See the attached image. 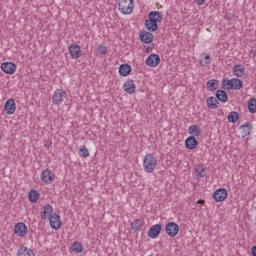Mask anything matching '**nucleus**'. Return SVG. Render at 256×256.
Listing matches in <instances>:
<instances>
[{
    "label": "nucleus",
    "instance_id": "obj_1",
    "mask_svg": "<svg viewBox=\"0 0 256 256\" xmlns=\"http://www.w3.org/2000/svg\"><path fill=\"white\" fill-rule=\"evenodd\" d=\"M143 167L146 173H153V171H155L157 168V157H155V154L148 153L145 155L143 159Z\"/></svg>",
    "mask_w": 256,
    "mask_h": 256
},
{
    "label": "nucleus",
    "instance_id": "obj_2",
    "mask_svg": "<svg viewBox=\"0 0 256 256\" xmlns=\"http://www.w3.org/2000/svg\"><path fill=\"white\" fill-rule=\"evenodd\" d=\"M134 7L133 0H119L118 2V9L122 15H131Z\"/></svg>",
    "mask_w": 256,
    "mask_h": 256
},
{
    "label": "nucleus",
    "instance_id": "obj_3",
    "mask_svg": "<svg viewBox=\"0 0 256 256\" xmlns=\"http://www.w3.org/2000/svg\"><path fill=\"white\" fill-rule=\"evenodd\" d=\"M165 231L168 237H177V235H179V224L175 222H168L165 226Z\"/></svg>",
    "mask_w": 256,
    "mask_h": 256
},
{
    "label": "nucleus",
    "instance_id": "obj_4",
    "mask_svg": "<svg viewBox=\"0 0 256 256\" xmlns=\"http://www.w3.org/2000/svg\"><path fill=\"white\" fill-rule=\"evenodd\" d=\"M41 181L45 183V185H51V183L55 181V173L49 169L43 170L41 173Z\"/></svg>",
    "mask_w": 256,
    "mask_h": 256
},
{
    "label": "nucleus",
    "instance_id": "obj_5",
    "mask_svg": "<svg viewBox=\"0 0 256 256\" xmlns=\"http://www.w3.org/2000/svg\"><path fill=\"white\" fill-rule=\"evenodd\" d=\"M228 195L229 193L227 192V189L219 188L214 191L213 199L216 201V203H223V201L227 199Z\"/></svg>",
    "mask_w": 256,
    "mask_h": 256
},
{
    "label": "nucleus",
    "instance_id": "obj_6",
    "mask_svg": "<svg viewBox=\"0 0 256 256\" xmlns=\"http://www.w3.org/2000/svg\"><path fill=\"white\" fill-rule=\"evenodd\" d=\"M1 70L6 75H13L17 71V65L13 62H3L1 64Z\"/></svg>",
    "mask_w": 256,
    "mask_h": 256
},
{
    "label": "nucleus",
    "instance_id": "obj_7",
    "mask_svg": "<svg viewBox=\"0 0 256 256\" xmlns=\"http://www.w3.org/2000/svg\"><path fill=\"white\" fill-rule=\"evenodd\" d=\"M29 229L27 228V225L23 222H19L15 224L14 227V233L17 235V237H25L27 235Z\"/></svg>",
    "mask_w": 256,
    "mask_h": 256
},
{
    "label": "nucleus",
    "instance_id": "obj_8",
    "mask_svg": "<svg viewBox=\"0 0 256 256\" xmlns=\"http://www.w3.org/2000/svg\"><path fill=\"white\" fill-rule=\"evenodd\" d=\"M67 92H65L62 89H57L53 96H52V102L54 105H61L63 103V98L66 97Z\"/></svg>",
    "mask_w": 256,
    "mask_h": 256
},
{
    "label": "nucleus",
    "instance_id": "obj_9",
    "mask_svg": "<svg viewBox=\"0 0 256 256\" xmlns=\"http://www.w3.org/2000/svg\"><path fill=\"white\" fill-rule=\"evenodd\" d=\"M162 229H163V224L161 223L153 225L152 227H150L148 231V237H150V239H157V237L161 235Z\"/></svg>",
    "mask_w": 256,
    "mask_h": 256
},
{
    "label": "nucleus",
    "instance_id": "obj_10",
    "mask_svg": "<svg viewBox=\"0 0 256 256\" xmlns=\"http://www.w3.org/2000/svg\"><path fill=\"white\" fill-rule=\"evenodd\" d=\"M123 88L125 93H128V95H134L136 93L137 86L135 85V81L133 79H127L124 84Z\"/></svg>",
    "mask_w": 256,
    "mask_h": 256
},
{
    "label": "nucleus",
    "instance_id": "obj_11",
    "mask_svg": "<svg viewBox=\"0 0 256 256\" xmlns=\"http://www.w3.org/2000/svg\"><path fill=\"white\" fill-rule=\"evenodd\" d=\"M4 111L7 115H13L15 111H17V105L15 104V100L10 98L4 104Z\"/></svg>",
    "mask_w": 256,
    "mask_h": 256
},
{
    "label": "nucleus",
    "instance_id": "obj_12",
    "mask_svg": "<svg viewBox=\"0 0 256 256\" xmlns=\"http://www.w3.org/2000/svg\"><path fill=\"white\" fill-rule=\"evenodd\" d=\"M40 215L42 221H47V219H50L53 216V206H51V204L44 205Z\"/></svg>",
    "mask_w": 256,
    "mask_h": 256
},
{
    "label": "nucleus",
    "instance_id": "obj_13",
    "mask_svg": "<svg viewBox=\"0 0 256 256\" xmlns=\"http://www.w3.org/2000/svg\"><path fill=\"white\" fill-rule=\"evenodd\" d=\"M50 227H52L55 231L61 229V216L57 213L52 214L50 218Z\"/></svg>",
    "mask_w": 256,
    "mask_h": 256
},
{
    "label": "nucleus",
    "instance_id": "obj_14",
    "mask_svg": "<svg viewBox=\"0 0 256 256\" xmlns=\"http://www.w3.org/2000/svg\"><path fill=\"white\" fill-rule=\"evenodd\" d=\"M139 39L142 43H146L149 45V43H153V39H155V36L150 31H141L139 34Z\"/></svg>",
    "mask_w": 256,
    "mask_h": 256
},
{
    "label": "nucleus",
    "instance_id": "obj_15",
    "mask_svg": "<svg viewBox=\"0 0 256 256\" xmlns=\"http://www.w3.org/2000/svg\"><path fill=\"white\" fill-rule=\"evenodd\" d=\"M160 63L161 57H159L158 54H150L146 58V65H148V67H157V65H159Z\"/></svg>",
    "mask_w": 256,
    "mask_h": 256
},
{
    "label": "nucleus",
    "instance_id": "obj_16",
    "mask_svg": "<svg viewBox=\"0 0 256 256\" xmlns=\"http://www.w3.org/2000/svg\"><path fill=\"white\" fill-rule=\"evenodd\" d=\"M68 50L72 59H79L81 57V46L78 44H71Z\"/></svg>",
    "mask_w": 256,
    "mask_h": 256
},
{
    "label": "nucleus",
    "instance_id": "obj_17",
    "mask_svg": "<svg viewBox=\"0 0 256 256\" xmlns=\"http://www.w3.org/2000/svg\"><path fill=\"white\" fill-rule=\"evenodd\" d=\"M185 148L190 149L191 151L193 149H197V145H199V140L195 136H189L186 138L184 142Z\"/></svg>",
    "mask_w": 256,
    "mask_h": 256
},
{
    "label": "nucleus",
    "instance_id": "obj_18",
    "mask_svg": "<svg viewBox=\"0 0 256 256\" xmlns=\"http://www.w3.org/2000/svg\"><path fill=\"white\" fill-rule=\"evenodd\" d=\"M240 129L242 130V138L245 139V137H249V135H251V132L253 131V124L245 122L240 126Z\"/></svg>",
    "mask_w": 256,
    "mask_h": 256
},
{
    "label": "nucleus",
    "instance_id": "obj_19",
    "mask_svg": "<svg viewBox=\"0 0 256 256\" xmlns=\"http://www.w3.org/2000/svg\"><path fill=\"white\" fill-rule=\"evenodd\" d=\"M232 72L235 77H243L245 75V66L236 64L233 66Z\"/></svg>",
    "mask_w": 256,
    "mask_h": 256
},
{
    "label": "nucleus",
    "instance_id": "obj_20",
    "mask_svg": "<svg viewBox=\"0 0 256 256\" xmlns=\"http://www.w3.org/2000/svg\"><path fill=\"white\" fill-rule=\"evenodd\" d=\"M215 95L216 99L221 103H227L229 101V94L225 90H217Z\"/></svg>",
    "mask_w": 256,
    "mask_h": 256
},
{
    "label": "nucleus",
    "instance_id": "obj_21",
    "mask_svg": "<svg viewBox=\"0 0 256 256\" xmlns=\"http://www.w3.org/2000/svg\"><path fill=\"white\" fill-rule=\"evenodd\" d=\"M17 256H35V252L29 247L21 246L18 249Z\"/></svg>",
    "mask_w": 256,
    "mask_h": 256
},
{
    "label": "nucleus",
    "instance_id": "obj_22",
    "mask_svg": "<svg viewBox=\"0 0 256 256\" xmlns=\"http://www.w3.org/2000/svg\"><path fill=\"white\" fill-rule=\"evenodd\" d=\"M119 75L121 77H127V76L131 75V65L121 64L119 67Z\"/></svg>",
    "mask_w": 256,
    "mask_h": 256
},
{
    "label": "nucleus",
    "instance_id": "obj_23",
    "mask_svg": "<svg viewBox=\"0 0 256 256\" xmlns=\"http://www.w3.org/2000/svg\"><path fill=\"white\" fill-rule=\"evenodd\" d=\"M206 105L208 109H219V100L213 96H210L206 100Z\"/></svg>",
    "mask_w": 256,
    "mask_h": 256
},
{
    "label": "nucleus",
    "instance_id": "obj_24",
    "mask_svg": "<svg viewBox=\"0 0 256 256\" xmlns=\"http://www.w3.org/2000/svg\"><path fill=\"white\" fill-rule=\"evenodd\" d=\"M145 28L147 29V31L151 32V33H155V31H157V29H159V24H156L152 21L145 20V24H144Z\"/></svg>",
    "mask_w": 256,
    "mask_h": 256
},
{
    "label": "nucleus",
    "instance_id": "obj_25",
    "mask_svg": "<svg viewBox=\"0 0 256 256\" xmlns=\"http://www.w3.org/2000/svg\"><path fill=\"white\" fill-rule=\"evenodd\" d=\"M206 89L208 91H217V89H219V81L215 80V79H210L207 83H206Z\"/></svg>",
    "mask_w": 256,
    "mask_h": 256
},
{
    "label": "nucleus",
    "instance_id": "obj_26",
    "mask_svg": "<svg viewBox=\"0 0 256 256\" xmlns=\"http://www.w3.org/2000/svg\"><path fill=\"white\" fill-rule=\"evenodd\" d=\"M188 133L191 137H199L201 135V127L197 125H191L188 128Z\"/></svg>",
    "mask_w": 256,
    "mask_h": 256
},
{
    "label": "nucleus",
    "instance_id": "obj_27",
    "mask_svg": "<svg viewBox=\"0 0 256 256\" xmlns=\"http://www.w3.org/2000/svg\"><path fill=\"white\" fill-rule=\"evenodd\" d=\"M143 227V221L141 219H136L131 223V229L134 233H139Z\"/></svg>",
    "mask_w": 256,
    "mask_h": 256
},
{
    "label": "nucleus",
    "instance_id": "obj_28",
    "mask_svg": "<svg viewBox=\"0 0 256 256\" xmlns=\"http://www.w3.org/2000/svg\"><path fill=\"white\" fill-rule=\"evenodd\" d=\"M38 200H39V192L35 189L30 190L29 192L30 203H37Z\"/></svg>",
    "mask_w": 256,
    "mask_h": 256
},
{
    "label": "nucleus",
    "instance_id": "obj_29",
    "mask_svg": "<svg viewBox=\"0 0 256 256\" xmlns=\"http://www.w3.org/2000/svg\"><path fill=\"white\" fill-rule=\"evenodd\" d=\"M229 123H237L239 121V112L232 111L228 114L227 117Z\"/></svg>",
    "mask_w": 256,
    "mask_h": 256
},
{
    "label": "nucleus",
    "instance_id": "obj_30",
    "mask_svg": "<svg viewBox=\"0 0 256 256\" xmlns=\"http://www.w3.org/2000/svg\"><path fill=\"white\" fill-rule=\"evenodd\" d=\"M233 81H234V78H232L230 80L223 79L222 80V87H223V89H227V91L233 89Z\"/></svg>",
    "mask_w": 256,
    "mask_h": 256
},
{
    "label": "nucleus",
    "instance_id": "obj_31",
    "mask_svg": "<svg viewBox=\"0 0 256 256\" xmlns=\"http://www.w3.org/2000/svg\"><path fill=\"white\" fill-rule=\"evenodd\" d=\"M248 110L250 113H256V98H250L248 101Z\"/></svg>",
    "mask_w": 256,
    "mask_h": 256
},
{
    "label": "nucleus",
    "instance_id": "obj_32",
    "mask_svg": "<svg viewBox=\"0 0 256 256\" xmlns=\"http://www.w3.org/2000/svg\"><path fill=\"white\" fill-rule=\"evenodd\" d=\"M78 153L83 159H87V157H89V149H87V146L85 145L80 146Z\"/></svg>",
    "mask_w": 256,
    "mask_h": 256
},
{
    "label": "nucleus",
    "instance_id": "obj_33",
    "mask_svg": "<svg viewBox=\"0 0 256 256\" xmlns=\"http://www.w3.org/2000/svg\"><path fill=\"white\" fill-rule=\"evenodd\" d=\"M71 249L74 253H83V244L81 242H74Z\"/></svg>",
    "mask_w": 256,
    "mask_h": 256
},
{
    "label": "nucleus",
    "instance_id": "obj_34",
    "mask_svg": "<svg viewBox=\"0 0 256 256\" xmlns=\"http://www.w3.org/2000/svg\"><path fill=\"white\" fill-rule=\"evenodd\" d=\"M232 89H234V91H239V89H243V81L239 78H234Z\"/></svg>",
    "mask_w": 256,
    "mask_h": 256
},
{
    "label": "nucleus",
    "instance_id": "obj_35",
    "mask_svg": "<svg viewBox=\"0 0 256 256\" xmlns=\"http://www.w3.org/2000/svg\"><path fill=\"white\" fill-rule=\"evenodd\" d=\"M148 19H163V14L159 11H151L148 13Z\"/></svg>",
    "mask_w": 256,
    "mask_h": 256
},
{
    "label": "nucleus",
    "instance_id": "obj_36",
    "mask_svg": "<svg viewBox=\"0 0 256 256\" xmlns=\"http://www.w3.org/2000/svg\"><path fill=\"white\" fill-rule=\"evenodd\" d=\"M205 60L206 61H203V60H200L199 63L202 67H209V65H211V55L207 54L205 56Z\"/></svg>",
    "mask_w": 256,
    "mask_h": 256
},
{
    "label": "nucleus",
    "instance_id": "obj_37",
    "mask_svg": "<svg viewBox=\"0 0 256 256\" xmlns=\"http://www.w3.org/2000/svg\"><path fill=\"white\" fill-rule=\"evenodd\" d=\"M195 171L197 173V177H199V178L207 177V173L205 172V168H203V167L201 169L196 168Z\"/></svg>",
    "mask_w": 256,
    "mask_h": 256
},
{
    "label": "nucleus",
    "instance_id": "obj_38",
    "mask_svg": "<svg viewBox=\"0 0 256 256\" xmlns=\"http://www.w3.org/2000/svg\"><path fill=\"white\" fill-rule=\"evenodd\" d=\"M97 51H98L99 55H107V53H108L107 47L101 46V45H99L97 47Z\"/></svg>",
    "mask_w": 256,
    "mask_h": 256
},
{
    "label": "nucleus",
    "instance_id": "obj_39",
    "mask_svg": "<svg viewBox=\"0 0 256 256\" xmlns=\"http://www.w3.org/2000/svg\"><path fill=\"white\" fill-rule=\"evenodd\" d=\"M225 19H226V21H233V19H235V14H233V13H226Z\"/></svg>",
    "mask_w": 256,
    "mask_h": 256
},
{
    "label": "nucleus",
    "instance_id": "obj_40",
    "mask_svg": "<svg viewBox=\"0 0 256 256\" xmlns=\"http://www.w3.org/2000/svg\"><path fill=\"white\" fill-rule=\"evenodd\" d=\"M152 23H161L163 21V18H148Z\"/></svg>",
    "mask_w": 256,
    "mask_h": 256
},
{
    "label": "nucleus",
    "instance_id": "obj_41",
    "mask_svg": "<svg viewBox=\"0 0 256 256\" xmlns=\"http://www.w3.org/2000/svg\"><path fill=\"white\" fill-rule=\"evenodd\" d=\"M51 145H53V143L51 142V140H47L45 143H44V147L46 149H49V147H51Z\"/></svg>",
    "mask_w": 256,
    "mask_h": 256
},
{
    "label": "nucleus",
    "instance_id": "obj_42",
    "mask_svg": "<svg viewBox=\"0 0 256 256\" xmlns=\"http://www.w3.org/2000/svg\"><path fill=\"white\" fill-rule=\"evenodd\" d=\"M153 47H155V45L152 44V46H149L144 50V53H151V51H153Z\"/></svg>",
    "mask_w": 256,
    "mask_h": 256
},
{
    "label": "nucleus",
    "instance_id": "obj_43",
    "mask_svg": "<svg viewBox=\"0 0 256 256\" xmlns=\"http://www.w3.org/2000/svg\"><path fill=\"white\" fill-rule=\"evenodd\" d=\"M251 255L256 256V246H253L251 249Z\"/></svg>",
    "mask_w": 256,
    "mask_h": 256
},
{
    "label": "nucleus",
    "instance_id": "obj_44",
    "mask_svg": "<svg viewBox=\"0 0 256 256\" xmlns=\"http://www.w3.org/2000/svg\"><path fill=\"white\" fill-rule=\"evenodd\" d=\"M206 0H196L197 5H205Z\"/></svg>",
    "mask_w": 256,
    "mask_h": 256
},
{
    "label": "nucleus",
    "instance_id": "obj_45",
    "mask_svg": "<svg viewBox=\"0 0 256 256\" xmlns=\"http://www.w3.org/2000/svg\"><path fill=\"white\" fill-rule=\"evenodd\" d=\"M198 203H200V205H203L205 203V200H199Z\"/></svg>",
    "mask_w": 256,
    "mask_h": 256
},
{
    "label": "nucleus",
    "instance_id": "obj_46",
    "mask_svg": "<svg viewBox=\"0 0 256 256\" xmlns=\"http://www.w3.org/2000/svg\"><path fill=\"white\" fill-rule=\"evenodd\" d=\"M0 141H1V136H0Z\"/></svg>",
    "mask_w": 256,
    "mask_h": 256
}]
</instances>
